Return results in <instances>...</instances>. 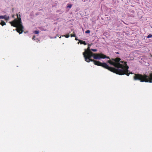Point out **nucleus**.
<instances>
[{"instance_id": "nucleus-1", "label": "nucleus", "mask_w": 152, "mask_h": 152, "mask_svg": "<svg viewBox=\"0 0 152 152\" xmlns=\"http://www.w3.org/2000/svg\"><path fill=\"white\" fill-rule=\"evenodd\" d=\"M121 59L120 58L117 57L115 59H112V60L108 61L107 63L115 67L110 66L107 65V66H105L104 68L117 74L119 75H126L129 76L130 75L129 71L128 69L129 66L126 64L125 66L120 64L119 61Z\"/></svg>"}, {"instance_id": "nucleus-2", "label": "nucleus", "mask_w": 152, "mask_h": 152, "mask_svg": "<svg viewBox=\"0 0 152 152\" xmlns=\"http://www.w3.org/2000/svg\"><path fill=\"white\" fill-rule=\"evenodd\" d=\"M91 45L88 44V47L86 49H85V51L83 53V55L85 61L88 63L90 61L93 62L94 64L98 66H100L103 67H104L105 66H107V64L104 62H101L94 60L91 58L93 57L94 58V56H96L98 53H94L91 52L90 49V46Z\"/></svg>"}, {"instance_id": "nucleus-3", "label": "nucleus", "mask_w": 152, "mask_h": 152, "mask_svg": "<svg viewBox=\"0 0 152 152\" xmlns=\"http://www.w3.org/2000/svg\"><path fill=\"white\" fill-rule=\"evenodd\" d=\"M134 74L133 79L134 80H139L141 82L152 83V73L150 74L149 76L146 74L137 73Z\"/></svg>"}, {"instance_id": "nucleus-4", "label": "nucleus", "mask_w": 152, "mask_h": 152, "mask_svg": "<svg viewBox=\"0 0 152 152\" xmlns=\"http://www.w3.org/2000/svg\"><path fill=\"white\" fill-rule=\"evenodd\" d=\"M17 16L18 19H15L10 23L12 26L16 28L15 30L20 34L24 31V27L22 25L21 18H18V14H17Z\"/></svg>"}, {"instance_id": "nucleus-5", "label": "nucleus", "mask_w": 152, "mask_h": 152, "mask_svg": "<svg viewBox=\"0 0 152 152\" xmlns=\"http://www.w3.org/2000/svg\"><path fill=\"white\" fill-rule=\"evenodd\" d=\"M116 58H115V59ZM104 58H107L109 59V60H112V59L113 58H112L111 59H110V58L109 56H107L106 55L103 54L102 53H98L97 54L96 56H94V59H96V60H100L101 59H104ZM109 61V60H108ZM108 60H107V62L106 63L107 64H110L112 66V65H111L110 63H107V61ZM106 63V62H105Z\"/></svg>"}, {"instance_id": "nucleus-6", "label": "nucleus", "mask_w": 152, "mask_h": 152, "mask_svg": "<svg viewBox=\"0 0 152 152\" xmlns=\"http://www.w3.org/2000/svg\"><path fill=\"white\" fill-rule=\"evenodd\" d=\"M79 43H80V44H83L84 45H87V43L85 41H83L81 40H79Z\"/></svg>"}, {"instance_id": "nucleus-7", "label": "nucleus", "mask_w": 152, "mask_h": 152, "mask_svg": "<svg viewBox=\"0 0 152 152\" xmlns=\"http://www.w3.org/2000/svg\"><path fill=\"white\" fill-rule=\"evenodd\" d=\"M39 28L41 31H46L47 30L45 28L44 26H42L40 27H39Z\"/></svg>"}, {"instance_id": "nucleus-8", "label": "nucleus", "mask_w": 152, "mask_h": 152, "mask_svg": "<svg viewBox=\"0 0 152 152\" xmlns=\"http://www.w3.org/2000/svg\"><path fill=\"white\" fill-rule=\"evenodd\" d=\"M0 24L2 26H3L4 25H6V23L3 20H1V21L0 22Z\"/></svg>"}, {"instance_id": "nucleus-9", "label": "nucleus", "mask_w": 152, "mask_h": 152, "mask_svg": "<svg viewBox=\"0 0 152 152\" xmlns=\"http://www.w3.org/2000/svg\"><path fill=\"white\" fill-rule=\"evenodd\" d=\"M120 61L121 60L119 61L120 64L122 65H124V66L126 64H127L126 62L124 61Z\"/></svg>"}, {"instance_id": "nucleus-10", "label": "nucleus", "mask_w": 152, "mask_h": 152, "mask_svg": "<svg viewBox=\"0 0 152 152\" xmlns=\"http://www.w3.org/2000/svg\"><path fill=\"white\" fill-rule=\"evenodd\" d=\"M62 36L63 37H65L66 38H68L69 37V34H66L65 35H62ZM61 36L59 38H61Z\"/></svg>"}, {"instance_id": "nucleus-11", "label": "nucleus", "mask_w": 152, "mask_h": 152, "mask_svg": "<svg viewBox=\"0 0 152 152\" xmlns=\"http://www.w3.org/2000/svg\"><path fill=\"white\" fill-rule=\"evenodd\" d=\"M35 36H34L32 37V39H33L34 40H37L38 41H37V42H38V41H39V40L37 38H35Z\"/></svg>"}, {"instance_id": "nucleus-12", "label": "nucleus", "mask_w": 152, "mask_h": 152, "mask_svg": "<svg viewBox=\"0 0 152 152\" xmlns=\"http://www.w3.org/2000/svg\"><path fill=\"white\" fill-rule=\"evenodd\" d=\"M72 5L71 4H67V8L70 9L71 8Z\"/></svg>"}, {"instance_id": "nucleus-13", "label": "nucleus", "mask_w": 152, "mask_h": 152, "mask_svg": "<svg viewBox=\"0 0 152 152\" xmlns=\"http://www.w3.org/2000/svg\"><path fill=\"white\" fill-rule=\"evenodd\" d=\"M97 49H91V52H96L97 51Z\"/></svg>"}, {"instance_id": "nucleus-14", "label": "nucleus", "mask_w": 152, "mask_h": 152, "mask_svg": "<svg viewBox=\"0 0 152 152\" xmlns=\"http://www.w3.org/2000/svg\"><path fill=\"white\" fill-rule=\"evenodd\" d=\"M147 38H152V34H149L147 37Z\"/></svg>"}, {"instance_id": "nucleus-15", "label": "nucleus", "mask_w": 152, "mask_h": 152, "mask_svg": "<svg viewBox=\"0 0 152 152\" xmlns=\"http://www.w3.org/2000/svg\"><path fill=\"white\" fill-rule=\"evenodd\" d=\"M70 36H71V37H76V35L75 34H71L70 35Z\"/></svg>"}, {"instance_id": "nucleus-16", "label": "nucleus", "mask_w": 152, "mask_h": 152, "mask_svg": "<svg viewBox=\"0 0 152 152\" xmlns=\"http://www.w3.org/2000/svg\"><path fill=\"white\" fill-rule=\"evenodd\" d=\"M34 32L36 34H38L39 33V32L37 30H36L34 31Z\"/></svg>"}, {"instance_id": "nucleus-17", "label": "nucleus", "mask_w": 152, "mask_h": 152, "mask_svg": "<svg viewBox=\"0 0 152 152\" xmlns=\"http://www.w3.org/2000/svg\"><path fill=\"white\" fill-rule=\"evenodd\" d=\"M90 33V31L89 30H87L85 31L86 34H89Z\"/></svg>"}, {"instance_id": "nucleus-18", "label": "nucleus", "mask_w": 152, "mask_h": 152, "mask_svg": "<svg viewBox=\"0 0 152 152\" xmlns=\"http://www.w3.org/2000/svg\"><path fill=\"white\" fill-rule=\"evenodd\" d=\"M5 18L4 16L3 15H0V19H4Z\"/></svg>"}, {"instance_id": "nucleus-19", "label": "nucleus", "mask_w": 152, "mask_h": 152, "mask_svg": "<svg viewBox=\"0 0 152 152\" xmlns=\"http://www.w3.org/2000/svg\"><path fill=\"white\" fill-rule=\"evenodd\" d=\"M10 19V17L9 16H8L7 18L5 19V20H9Z\"/></svg>"}, {"instance_id": "nucleus-20", "label": "nucleus", "mask_w": 152, "mask_h": 152, "mask_svg": "<svg viewBox=\"0 0 152 152\" xmlns=\"http://www.w3.org/2000/svg\"><path fill=\"white\" fill-rule=\"evenodd\" d=\"M75 39L76 40H78V41L79 42V40H80V39H78L76 37H75Z\"/></svg>"}, {"instance_id": "nucleus-21", "label": "nucleus", "mask_w": 152, "mask_h": 152, "mask_svg": "<svg viewBox=\"0 0 152 152\" xmlns=\"http://www.w3.org/2000/svg\"><path fill=\"white\" fill-rule=\"evenodd\" d=\"M3 16H4V17H5V18H4V19H5L7 18V15H3Z\"/></svg>"}, {"instance_id": "nucleus-22", "label": "nucleus", "mask_w": 152, "mask_h": 152, "mask_svg": "<svg viewBox=\"0 0 152 152\" xmlns=\"http://www.w3.org/2000/svg\"><path fill=\"white\" fill-rule=\"evenodd\" d=\"M12 12H14V8H12Z\"/></svg>"}, {"instance_id": "nucleus-23", "label": "nucleus", "mask_w": 152, "mask_h": 152, "mask_svg": "<svg viewBox=\"0 0 152 152\" xmlns=\"http://www.w3.org/2000/svg\"><path fill=\"white\" fill-rule=\"evenodd\" d=\"M136 2H138L139 1V0H134Z\"/></svg>"}, {"instance_id": "nucleus-24", "label": "nucleus", "mask_w": 152, "mask_h": 152, "mask_svg": "<svg viewBox=\"0 0 152 152\" xmlns=\"http://www.w3.org/2000/svg\"><path fill=\"white\" fill-rule=\"evenodd\" d=\"M115 53L117 54H119V53L118 52H115Z\"/></svg>"}, {"instance_id": "nucleus-25", "label": "nucleus", "mask_w": 152, "mask_h": 152, "mask_svg": "<svg viewBox=\"0 0 152 152\" xmlns=\"http://www.w3.org/2000/svg\"><path fill=\"white\" fill-rule=\"evenodd\" d=\"M15 15H12V17L13 18H14V16H15Z\"/></svg>"}, {"instance_id": "nucleus-26", "label": "nucleus", "mask_w": 152, "mask_h": 152, "mask_svg": "<svg viewBox=\"0 0 152 152\" xmlns=\"http://www.w3.org/2000/svg\"><path fill=\"white\" fill-rule=\"evenodd\" d=\"M129 73H130V74H133V73H132V72H129Z\"/></svg>"}, {"instance_id": "nucleus-27", "label": "nucleus", "mask_w": 152, "mask_h": 152, "mask_svg": "<svg viewBox=\"0 0 152 152\" xmlns=\"http://www.w3.org/2000/svg\"><path fill=\"white\" fill-rule=\"evenodd\" d=\"M27 32H28V31H26V32H24V33H27Z\"/></svg>"}]
</instances>
